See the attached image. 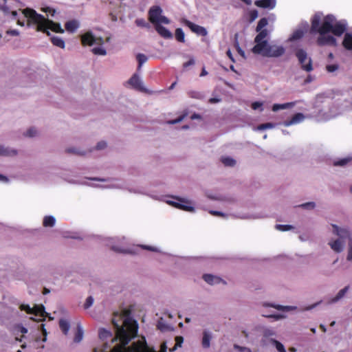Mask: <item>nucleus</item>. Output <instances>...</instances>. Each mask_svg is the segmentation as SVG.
<instances>
[{
  "instance_id": "1",
  "label": "nucleus",
  "mask_w": 352,
  "mask_h": 352,
  "mask_svg": "<svg viewBox=\"0 0 352 352\" xmlns=\"http://www.w3.org/2000/svg\"><path fill=\"white\" fill-rule=\"evenodd\" d=\"M16 3V0H4L2 8L6 13L10 12L12 14L14 19L17 20L18 25L24 26V19H26L28 27L36 25L38 31L46 32L48 35H50L49 30L56 33L63 34L65 32L60 23L45 19L33 9L25 8L19 11L12 10L11 6Z\"/></svg>"
},
{
  "instance_id": "2",
  "label": "nucleus",
  "mask_w": 352,
  "mask_h": 352,
  "mask_svg": "<svg viewBox=\"0 0 352 352\" xmlns=\"http://www.w3.org/2000/svg\"><path fill=\"white\" fill-rule=\"evenodd\" d=\"M322 14L321 13L316 14L311 21V30L319 33L318 43L320 45H336V38L329 35L333 33L335 36H341L346 28V23L344 21H336L333 15H327L323 19L321 26L320 22Z\"/></svg>"
},
{
  "instance_id": "3",
  "label": "nucleus",
  "mask_w": 352,
  "mask_h": 352,
  "mask_svg": "<svg viewBox=\"0 0 352 352\" xmlns=\"http://www.w3.org/2000/svg\"><path fill=\"white\" fill-rule=\"evenodd\" d=\"M267 31L265 29L256 35L254 38L256 44L252 50V52L270 58H277L283 55L285 52L284 47L268 43L267 40Z\"/></svg>"
},
{
  "instance_id": "4",
  "label": "nucleus",
  "mask_w": 352,
  "mask_h": 352,
  "mask_svg": "<svg viewBox=\"0 0 352 352\" xmlns=\"http://www.w3.org/2000/svg\"><path fill=\"white\" fill-rule=\"evenodd\" d=\"M332 233L338 236L337 238H331L328 245L331 249L337 253L342 252L345 247V239L349 241L351 237V232L347 227H340L335 224H331Z\"/></svg>"
},
{
  "instance_id": "5",
  "label": "nucleus",
  "mask_w": 352,
  "mask_h": 352,
  "mask_svg": "<svg viewBox=\"0 0 352 352\" xmlns=\"http://www.w3.org/2000/svg\"><path fill=\"white\" fill-rule=\"evenodd\" d=\"M152 198L165 202L166 204L187 212H195L194 204L192 201L183 197H157L151 196Z\"/></svg>"
},
{
  "instance_id": "6",
  "label": "nucleus",
  "mask_w": 352,
  "mask_h": 352,
  "mask_svg": "<svg viewBox=\"0 0 352 352\" xmlns=\"http://www.w3.org/2000/svg\"><path fill=\"white\" fill-rule=\"evenodd\" d=\"M81 41L83 45L92 46L98 45L99 47L92 49V52L96 55L105 56L106 50L102 46L103 45V38L100 36H96L91 32H87L81 36Z\"/></svg>"
},
{
  "instance_id": "7",
  "label": "nucleus",
  "mask_w": 352,
  "mask_h": 352,
  "mask_svg": "<svg viewBox=\"0 0 352 352\" xmlns=\"http://www.w3.org/2000/svg\"><path fill=\"white\" fill-rule=\"evenodd\" d=\"M149 21L154 26L160 24H168L169 19L162 14V10L159 6H153L148 12Z\"/></svg>"
},
{
  "instance_id": "8",
  "label": "nucleus",
  "mask_w": 352,
  "mask_h": 352,
  "mask_svg": "<svg viewBox=\"0 0 352 352\" xmlns=\"http://www.w3.org/2000/svg\"><path fill=\"white\" fill-rule=\"evenodd\" d=\"M296 56L304 70L307 72L312 70L311 60L307 57V54L305 50L302 49L298 50L296 52Z\"/></svg>"
},
{
  "instance_id": "9",
  "label": "nucleus",
  "mask_w": 352,
  "mask_h": 352,
  "mask_svg": "<svg viewBox=\"0 0 352 352\" xmlns=\"http://www.w3.org/2000/svg\"><path fill=\"white\" fill-rule=\"evenodd\" d=\"M20 309L25 311L28 314H34L35 317L43 318L47 315L45 311V308L43 305H35L34 307H30L28 305H21Z\"/></svg>"
},
{
  "instance_id": "10",
  "label": "nucleus",
  "mask_w": 352,
  "mask_h": 352,
  "mask_svg": "<svg viewBox=\"0 0 352 352\" xmlns=\"http://www.w3.org/2000/svg\"><path fill=\"white\" fill-rule=\"evenodd\" d=\"M184 23L190 29L192 32L198 35L206 36L208 34L207 30L202 26L193 23L188 20H185Z\"/></svg>"
},
{
  "instance_id": "11",
  "label": "nucleus",
  "mask_w": 352,
  "mask_h": 352,
  "mask_svg": "<svg viewBox=\"0 0 352 352\" xmlns=\"http://www.w3.org/2000/svg\"><path fill=\"white\" fill-rule=\"evenodd\" d=\"M128 84H129L133 88L135 89L140 91L144 90L142 81L138 74H133V76L129 80Z\"/></svg>"
},
{
  "instance_id": "12",
  "label": "nucleus",
  "mask_w": 352,
  "mask_h": 352,
  "mask_svg": "<svg viewBox=\"0 0 352 352\" xmlns=\"http://www.w3.org/2000/svg\"><path fill=\"white\" fill-rule=\"evenodd\" d=\"M305 117L302 113H298L295 114L289 120L285 121L283 125L285 126H289L292 125L297 124L302 122L305 120Z\"/></svg>"
},
{
  "instance_id": "13",
  "label": "nucleus",
  "mask_w": 352,
  "mask_h": 352,
  "mask_svg": "<svg viewBox=\"0 0 352 352\" xmlns=\"http://www.w3.org/2000/svg\"><path fill=\"white\" fill-rule=\"evenodd\" d=\"M349 289V286H346L343 289H340L338 294L329 299L328 303L329 304H334L340 301L342 298L344 297L346 294L348 292Z\"/></svg>"
},
{
  "instance_id": "14",
  "label": "nucleus",
  "mask_w": 352,
  "mask_h": 352,
  "mask_svg": "<svg viewBox=\"0 0 352 352\" xmlns=\"http://www.w3.org/2000/svg\"><path fill=\"white\" fill-rule=\"evenodd\" d=\"M255 5L258 7L273 9L276 4V0H258L255 1Z\"/></svg>"
},
{
  "instance_id": "15",
  "label": "nucleus",
  "mask_w": 352,
  "mask_h": 352,
  "mask_svg": "<svg viewBox=\"0 0 352 352\" xmlns=\"http://www.w3.org/2000/svg\"><path fill=\"white\" fill-rule=\"evenodd\" d=\"M65 30L68 32L74 33L80 27V22L78 20L74 19L66 22L65 24Z\"/></svg>"
},
{
  "instance_id": "16",
  "label": "nucleus",
  "mask_w": 352,
  "mask_h": 352,
  "mask_svg": "<svg viewBox=\"0 0 352 352\" xmlns=\"http://www.w3.org/2000/svg\"><path fill=\"white\" fill-rule=\"evenodd\" d=\"M162 25V24H160L157 26H155L157 33L164 38H171L173 37L172 33Z\"/></svg>"
},
{
  "instance_id": "17",
  "label": "nucleus",
  "mask_w": 352,
  "mask_h": 352,
  "mask_svg": "<svg viewBox=\"0 0 352 352\" xmlns=\"http://www.w3.org/2000/svg\"><path fill=\"white\" fill-rule=\"evenodd\" d=\"M204 280L210 285L219 284L223 280L221 278L212 274H204L203 276Z\"/></svg>"
},
{
  "instance_id": "18",
  "label": "nucleus",
  "mask_w": 352,
  "mask_h": 352,
  "mask_svg": "<svg viewBox=\"0 0 352 352\" xmlns=\"http://www.w3.org/2000/svg\"><path fill=\"white\" fill-rule=\"evenodd\" d=\"M93 181H98V182H102L103 184H91V186H96V187H100V188H118V185L114 182H106L104 180H99L98 179H92Z\"/></svg>"
},
{
  "instance_id": "19",
  "label": "nucleus",
  "mask_w": 352,
  "mask_h": 352,
  "mask_svg": "<svg viewBox=\"0 0 352 352\" xmlns=\"http://www.w3.org/2000/svg\"><path fill=\"white\" fill-rule=\"evenodd\" d=\"M17 153V151L11 148L8 147H4L1 145H0V155L3 156H14L16 155Z\"/></svg>"
},
{
  "instance_id": "20",
  "label": "nucleus",
  "mask_w": 352,
  "mask_h": 352,
  "mask_svg": "<svg viewBox=\"0 0 352 352\" xmlns=\"http://www.w3.org/2000/svg\"><path fill=\"white\" fill-rule=\"evenodd\" d=\"M294 105H295V102H287V103H284V104H274L272 106V111H277L280 110V109H288V108H292Z\"/></svg>"
},
{
  "instance_id": "21",
  "label": "nucleus",
  "mask_w": 352,
  "mask_h": 352,
  "mask_svg": "<svg viewBox=\"0 0 352 352\" xmlns=\"http://www.w3.org/2000/svg\"><path fill=\"white\" fill-rule=\"evenodd\" d=\"M210 340H211L210 333L207 331H204L203 333V338H202V346L204 348L207 349V348L210 347Z\"/></svg>"
},
{
  "instance_id": "22",
  "label": "nucleus",
  "mask_w": 352,
  "mask_h": 352,
  "mask_svg": "<svg viewBox=\"0 0 352 352\" xmlns=\"http://www.w3.org/2000/svg\"><path fill=\"white\" fill-rule=\"evenodd\" d=\"M51 41L54 45L58 47L61 49H64L65 47V43L64 40L59 36H52L51 38Z\"/></svg>"
},
{
  "instance_id": "23",
  "label": "nucleus",
  "mask_w": 352,
  "mask_h": 352,
  "mask_svg": "<svg viewBox=\"0 0 352 352\" xmlns=\"http://www.w3.org/2000/svg\"><path fill=\"white\" fill-rule=\"evenodd\" d=\"M59 326L63 333L67 335L70 329V324L69 321L65 319H60L59 321Z\"/></svg>"
},
{
  "instance_id": "24",
  "label": "nucleus",
  "mask_w": 352,
  "mask_h": 352,
  "mask_svg": "<svg viewBox=\"0 0 352 352\" xmlns=\"http://www.w3.org/2000/svg\"><path fill=\"white\" fill-rule=\"evenodd\" d=\"M236 217L242 219H256L263 217V215L259 214H239L236 215Z\"/></svg>"
},
{
  "instance_id": "25",
  "label": "nucleus",
  "mask_w": 352,
  "mask_h": 352,
  "mask_svg": "<svg viewBox=\"0 0 352 352\" xmlns=\"http://www.w3.org/2000/svg\"><path fill=\"white\" fill-rule=\"evenodd\" d=\"M38 135V131L36 128L32 126L28 129L24 133L23 135L27 138H34Z\"/></svg>"
},
{
  "instance_id": "26",
  "label": "nucleus",
  "mask_w": 352,
  "mask_h": 352,
  "mask_svg": "<svg viewBox=\"0 0 352 352\" xmlns=\"http://www.w3.org/2000/svg\"><path fill=\"white\" fill-rule=\"evenodd\" d=\"M270 306L275 308L277 310L283 311H294L297 309V307L296 306H283L280 305H271Z\"/></svg>"
},
{
  "instance_id": "27",
  "label": "nucleus",
  "mask_w": 352,
  "mask_h": 352,
  "mask_svg": "<svg viewBox=\"0 0 352 352\" xmlns=\"http://www.w3.org/2000/svg\"><path fill=\"white\" fill-rule=\"evenodd\" d=\"M343 45L348 50H352V35L346 34L343 41Z\"/></svg>"
},
{
  "instance_id": "28",
  "label": "nucleus",
  "mask_w": 352,
  "mask_h": 352,
  "mask_svg": "<svg viewBox=\"0 0 352 352\" xmlns=\"http://www.w3.org/2000/svg\"><path fill=\"white\" fill-rule=\"evenodd\" d=\"M56 223V219L53 216H46L43 219V226L45 227H52Z\"/></svg>"
},
{
  "instance_id": "29",
  "label": "nucleus",
  "mask_w": 352,
  "mask_h": 352,
  "mask_svg": "<svg viewBox=\"0 0 352 352\" xmlns=\"http://www.w3.org/2000/svg\"><path fill=\"white\" fill-rule=\"evenodd\" d=\"M83 335H84V332H83L82 327L80 325H78L77 332L75 335L74 341L76 343L81 342L83 338Z\"/></svg>"
},
{
  "instance_id": "30",
  "label": "nucleus",
  "mask_w": 352,
  "mask_h": 352,
  "mask_svg": "<svg viewBox=\"0 0 352 352\" xmlns=\"http://www.w3.org/2000/svg\"><path fill=\"white\" fill-rule=\"evenodd\" d=\"M99 338L102 341H104L107 338H110L111 336V333L109 331L105 329H100L99 330Z\"/></svg>"
},
{
  "instance_id": "31",
  "label": "nucleus",
  "mask_w": 352,
  "mask_h": 352,
  "mask_svg": "<svg viewBox=\"0 0 352 352\" xmlns=\"http://www.w3.org/2000/svg\"><path fill=\"white\" fill-rule=\"evenodd\" d=\"M221 162L226 166L232 167L236 164L235 160L228 156L222 157Z\"/></svg>"
},
{
  "instance_id": "32",
  "label": "nucleus",
  "mask_w": 352,
  "mask_h": 352,
  "mask_svg": "<svg viewBox=\"0 0 352 352\" xmlns=\"http://www.w3.org/2000/svg\"><path fill=\"white\" fill-rule=\"evenodd\" d=\"M275 228L277 230L280 232H287L294 229V227L292 225L277 224Z\"/></svg>"
},
{
  "instance_id": "33",
  "label": "nucleus",
  "mask_w": 352,
  "mask_h": 352,
  "mask_svg": "<svg viewBox=\"0 0 352 352\" xmlns=\"http://www.w3.org/2000/svg\"><path fill=\"white\" fill-rule=\"evenodd\" d=\"M305 32L301 29L296 30L289 38L290 41H295L300 38L304 35Z\"/></svg>"
},
{
  "instance_id": "34",
  "label": "nucleus",
  "mask_w": 352,
  "mask_h": 352,
  "mask_svg": "<svg viewBox=\"0 0 352 352\" xmlns=\"http://www.w3.org/2000/svg\"><path fill=\"white\" fill-rule=\"evenodd\" d=\"M175 37L176 39L179 42L184 43L185 41V34L181 28H177L176 30Z\"/></svg>"
},
{
  "instance_id": "35",
  "label": "nucleus",
  "mask_w": 352,
  "mask_h": 352,
  "mask_svg": "<svg viewBox=\"0 0 352 352\" xmlns=\"http://www.w3.org/2000/svg\"><path fill=\"white\" fill-rule=\"evenodd\" d=\"M137 60L138 61V69H140L142 65L147 61L148 58L146 55L143 54H138L137 55Z\"/></svg>"
},
{
  "instance_id": "36",
  "label": "nucleus",
  "mask_w": 352,
  "mask_h": 352,
  "mask_svg": "<svg viewBox=\"0 0 352 352\" xmlns=\"http://www.w3.org/2000/svg\"><path fill=\"white\" fill-rule=\"evenodd\" d=\"M272 343L274 345L278 352H287L284 345L276 340H271Z\"/></svg>"
},
{
  "instance_id": "37",
  "label": "nucleus",
  "mask_w": 352,
  "mask_h": 352,
  "mask_svg": "<svg viewBox=\"0 0 352 352\" xmlns=\"http://www.w3.org/2000/svg\"><path fill=\"white\" fill-rule=\"evenodd\" d=\"M267 20L265 18H262L261 19H260L256 27V32L260 33L261 31L263 30L262 29L265 28L267 25Z\"/></svg>"
},
{
  "instance_id": "38",
  "label": "nucleus",
  "mask_w": 352,
  "mask_h": 352,
  "mask_svg": "<svg viewBox=\"0 0 352 352\" xmlns=\"http://www.w3.org/2000/svg\"><path fill=\"white\" fill-rule=\"evenodd\" d=\"M346 259L349 261H352V236L349 237V241H348Z\"/></svg>"
},
{
  "instance_id": "39",
  "label": "nucleus",
  "mask_w": 352,
  "mask_h": 352,
  "mask_svg": "<svg viewBox=\"0 0 352 352\" xmlns=\"http://www.w3.org/2000/svg\"><path fill=\"white\" fill-rule=\"evenodd\" d=\"M183 341H184V339L182 337L177 336L175 338L176 344H175V346L172 349H170V351H173L176 350L177 347H181L182 344L183 343Z\"/></svg>"
},
{
  "instance_id": "40",
  "label": "nucleus",
  "mask_w": 352,
  "mask_h": 352,
  "mask_svg": "<svg viewBox=\"0 0 352 352\" xmlns=\"http://www.w3.org/2000/svg\"><path fill=\"white\" fill-rule=\"evenodd\" d=\"M41 10L44 12L49 13V14L53 16L56 12V10L51 7H43Z\"/></svg>"
},
{
  "instance_id": "41",
  "label": "nucleus",
  "mask_w": 352,
  "mask_h": 352,
  "mask_svg": "<svg viewBox=\"0 0 352 352\" xmlns=\"http://www.w3.org/2000/svg\"><path fill=\"white\" fill-rule=\"evenodd\" d=\"M265 317L268 318H273L276 320H278L280 319H283L286 318V316L285 314H274V315H264Z\"/></svg>"
},
{
  "instance_id": "42",
  "label": "nucleus",
  "mask_w": 352,
  "mask_h": 352,
  "mask_svg": "<svg viewBox=\"0 0 352 352\" xmlns=\"http://www.w3.org/2000/svg\"><path fill=\"white\" fill-rule=\"evenodd\" d=\"M300 206L302 207V208L311 210V209H314L315 208L316 204L314 202H307V203L301 204Z\"/></svg>"
},
{
  "instance_id": "43",
  "label": "nucleus",
  "mask_w": 352,
  "mask_h": 352,
  "mask_svg": "<svg viewBox=\"0 0 352 352\" xmlns=\"http://www.w3.org/2000/svg\"><path fill=\"white\" fill-rule=\"evenodd\" d=\"M94 301V300L93 297L89 296L86 300V302L84 305V307L85 309L89 308L93 305Z\"/></svg>"
},
{
  "instance_id": "44",
  "label": "nucleus",
  "mask_w": 352,
  "mask_h": 352,
  "mask_svg": "<svg viewBox=\"0 0 352 352\" xmlns=\"http://www.w3.org/2000/svg\"><path fill=\"white\" fill-rule=\"evenodd\" d=\"M250 22H253L258 17V12L256 10H252L250 12Z\"/></svg>"
},
{
  "instance_id": "45",
  "label": "nucleus",
  "mask_w": 352,
  "mask_h": 352,
  "mask_svg": "<svg viewBox=\"0 0 352 352\" xmlns=\"http://www.w3.org/2000/svg\"><path fill=\"white\" fill-rule=\"evenodd\" d=\"M262 106H263V103L261 102H254L252 104V108L254 110L260 109V111H263Z\"/></svg>"
},
{
  "instance_id": "46",
  "label": "nucleus",
  "mask_w": 352,
  "mask_h": 352,
  "mask_svg": "<svg viewBox=\"0 0 352 352\" xmlns=\"http://www.w3.org/2000/svg\"><path fill=\"white\" fill-rule=\"evenodd\" d=\"M212 215H214V216H219V217H227V214L221 212H219V211H216V210H210L209 212Z\"/></svg>"
},
{
  "instance_id": "47",
  "label": "nucleus",
  "mask_w": 352,
  "mask_h": 352,
  "mask_svg": "<svg viewBox=\"0 0 352 352\" xmlns=\"http://www.w3.org/2000/svg\"><path fill=\"white\" fill-rule=\"evenodd\" d=\"M107 147V143L104 141L99 142L96 145V148L98 150H102Z\"/></svg>"
},
{
  "instance_id": "48",
  "label": "nucleus",
  "mask_w": 352,
  "mask_h": 352,
  "mask_svg": "<svg viewBox=\"0 0 352 352\" xmlns=\"http://www.w3.org/2000/svg\"><path fill=\"white\" fill-rule=\"evenodd\" d=\"M263 335L265 337L274 336V335H275V331L272 329H265V331L263 332Z\"/></svg>"
},
{
  "instance_id": "49",
  "label": "nucleus",
  "mask_w": 352,
  "mask_h": 352,
  "mask_svg": "<svg viewBox=\"0 0 352 352\" xmlns=\"http://www.w3.org/2000/svg\"><path fill=\"white\" fill-rule=\"evenodd\" d=\"M6 34L13 36H16L19 35V32L16 30H8L6 31Z\"/></svg>"
},
{
  "instance_id": "50",
  "label": "nucleus",
  "mask_w": 352,
  "mask_h": 352,
  "mask_svg": "<svg viewBox=\"0 0 352 352\" xmlns=\"http://www.w3.org/2000/svg\"><path fill=\"white\" fill-rule=\"evenodd\" d=\"M338 69V65H329L327 66V70L329 72H333Z\"/></svg>"
},
{
  "instance_id": "51",
  "label": "nucleus",
  "mask_w": 352,
  "mask_h": 352,
  "mask_svg": "<svg viewBox=\"0 0 352 352\" xmlns=\"http://www.w3.org/2000/svg\"><path fill=\"white\" fill-rule=\"evenodd\" d=\"M195 61L194 58H191L188 62H186L183 64V67L184 68H187L189 66L193 65L195 64Z\"/></svg>"
},
{
  "instance_id": "52",
  "label": "nucleus",
  "mask_w": 352,
  "mask_h": 352,
  "mask_svg": "<svg viewBox=\"0 0 352 352\" xmlns=\"http://www.w3.org/2000/svg\"><path fill=\"white\" fill-rule=\"evenodd\" d=\"M320 303V302H318L316 303H314L311 305H309V306H307V307H305L302 309L303 311H309V310H311L313 309H314L315 307H316Z\"/></svg>"
},
{
  "instance_id": "53",
  "label": "nucleus",
  "mask_w": 352,
  "mask_h": 352,
  "mask_svg": "<svg viewBox=\"0 0 352 352\" xmlns=\"http://www.w3.org/2000/svg\"><path fill=\"white\" fill-rule=\"evenodd\" d=\"M184 117H185V116H180L179 118H178L176 120L168 121V124H177L178 122H180L181 121H182L184 120Z\"/></svg>"
},
{
  "instance_id": "54",
  "label": "nucleus",
  "mask_w": 352,
  "mask_h": 352,
  "mask_svg": "<svg viewBox=\"0 0 352 352\" xmlns=\"http://www.w3.org/2000/svg\"><path fill=\"white\" fill-rule=\"evenodd\" d=\"M111 248L116 251V252H122V253H125L126 252V250L125 249H123V248H118V247H116V246H114V245H112L111 246Z\"/></svg>"
},
{
  "instance_id": "55",
  "label": "nucleus",
  "mask_w": 352,
  "mask_h": 352,
  "mask_svg": "<svg viewBox=\"0 0 352 352\" xmlns=\"http://www.w3.org/2000/svg\"><path fill=\"white\" fill-rule=\"evenodd\" d=\"M144 249H146V250H151V251H153V252H157L158 250L157 248H154V247H151V246H146V245H144V246H142Z\"/></svg>"
},
{
  "instance_id": "56",
  "label": "nucleus",
  "mask_w": 352,
  "mask_h": 352,
  "mask_svg": "<svg viewBox=\"0 0 352 352\" xmlns=\"http://www.w3.org/2000/svg\"><path fill=\"white\" fill-rule=\"evenodd\" d=\"M349 161L348 159L345 158V159H343L338 162L336 163V165H340V166H342V165H344L347 163V162Z\"/></svg>"
},
{
  "instance_id": "57",
  "label": "nucleus",
  "mask_w": 352,
  "mask_h": 352,
  "mask_svg": "<svg viewBox=\"0 0 352 352\" xmlns=\"http://www.w3.org/2000/svg\"><path fill=\"white\" fill-rule=\"evenodd\" d=\"M42 331H43V336H44L42 341H43V342H45L47 340V332H46V330L44 329L43 324L42 325Z\"/></svg>"
},
{
  "instance_id": "58",
  "label": "nucleus",
  "mask_w": 352,
  "mask_h": 352,
  "mask_svg": "<svg viewBox=\"0 0 352 352\" xmlns=\"http://www.w3.org/2000/svg\"><path fill=\"white\" fill-rule=\"evenodd\" d=\"M136 24L139 26H144L145 25L144 21L142 19L136 20Z\"/></svg>"
},
{
  "instance_id": "59",
  "label": "nucleus",
  "mask_w": 352,
  "mask_h": 352,
  "mask_svg": "<svg viewBox=\"0 0 352 352\" xmlns=\"http://www.w3.org/2000/svg\"><path fill=\"white\" fill-rule=\"evenodd\" d=\"M209 101L210 103H217L220 101V99L217 98H212L209 100Z\"/></svg>"
},
{
  "instance_id": "60",
  "label": "nucleus",
  "mask_w": 352,
  "mask_h": 352,
  "mask_svg": "<svg viewBox=\"0 0 352 352\" xmlns=\"http://www.w3.org/2000/svg\"><path fill=\"white\" fill-rule=\"evenodd\" d=\"M265 129H272L274 126V124L272 123H266L265 124Z\"/></svg>"
},
{
  "instance_id": "61",
  "label": "nucleus",
  "mask_w": 352,
  "mask_h": 352,
  "mask_svg": "<svg viewBox=\"0 0 352 352\" xmlns=\"http://www.w3.org/2000/svg\"><path fill=\"white\" fill-rule=\"evenodd\" d=\"M20 331H21V333L25 334V333H28V329L25 327H20Z\"/></svg>"
},
{
  "instance_id": "62",
  "label": "nucleus",
  "mask_w": 352,
  "mask_h": 352,
  "mask_svg": "<svg viewBox=\"0 0 352 352\" xmlns=\"http://www.w3.org/2000/svg\"><path fill=\"white\" fill-rule=\"evenodd\" d=\"M299 239L301 241H306L308 238L304 235H300L299 236Z\"/></svg>"
},
{
  "instance_id": "63",
  "label": "nucleus",
  "mask_w": 352,
  "mask_h": 352,
  "mask_svg": "<svg viewBox=\"0 0 352 352\" xmlns=\"http://www.w3.org/2000/svg\"><path fill=\"white\" fill-rule=\"evenodd\" d=\"M198 118H200V116L198 115V114H193L191 116V119L192 120H195V119H198Z\"/></svg>"
},
{
  "instance_id": "64",
  "label": "nucleus",
  "mask_w": 352,
  "mask_h": 352,
  "mask_svg": "<svg viewBox=\"0 0 352 352\" xmlns=\"http://www.w3.org/2000/svg\"><path fill=\"white\" fill-rule=\"evenodd\" d=\"M257 129H258V130H264V129H265V124H261V125L258 126Z\"/></svg>"
}]
</instances>
